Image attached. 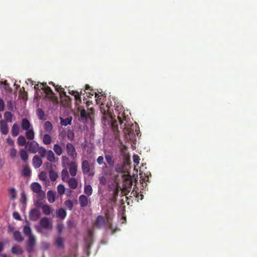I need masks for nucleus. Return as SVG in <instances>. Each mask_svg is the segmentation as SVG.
Wrapping results in <instances>:
<instances>
[{"instance_id":"f257e3e1","label":"nucleus","mask_w":257,"mask_h":257,"mask_svg":"<svg viewBox=\"0 0 257 257\" xmlns=\"http://www.w3.org/2000/svg\"><path fill=\"white\" fill-rule=\"evenodd\" d=\"M103 114L110 118L111 126L114 132L118 130L119 123L121 128H123V133L125 136L131 137L135 135L134 127H136V125L134 126L132 123L128 115H125V113H117V116L115 113H103Z\"/></svg>"},{"instance_id":"f03ea898","label":"nucleus","mask_w":257,"mask_h":257,"mask_svg":"<svg viewBox=\"0 0 257 257\" xmlns=\"http://www.w3.org/2000/svg\"><path fill=\"white\" fill-rule=\"evenodd\" d=\"M34 88L36 91L39 90L43 89L46 94V97L48 98L53 104L52 108L55 109L58 106L59 100L58 98L56 96L55 94L52 91V89L47 85L46 83H38L34 86Z\"/></svg>"},{"instance_id":"7ed1b4c3","label":"nucleus","mask_w":257,"mask_h":257,"mask_svg":"<svg viewBox=\"0 0 257 257\" xmlns=\"http://www.w3.org/2000/svg\"><path fill=\"white\" fill-rule=\"evenodd\" d=\"M49 83L54 86L56 91L59 92L61 106L66 108V112H69V109L71 105V98L69 96V95H66V92L64 91V89L62 88L61 86L55 85L53 82H50Z\"/></svg>"},{"instance_id":"20e7f679","label":"nucleus","mask_w":257,"mask_h":257,"mask_svg":"<svg viewBox=\"0 0 257 257\" xmlns=\"http://www.w3.org/2000/svg\"><path fill=\"white\" fill-rule=\"evenodd\" d=\"M95 98H96V104H99L100 110L101 112H111L110 111V104L107 102L105 104V101L106 98V94H99L97 92L94 93ZM111 103V102H110Z\"/></svg>"},{"instance_id":"39448f33","label":"nucleus","mask_w":257,"mask_h":257,"mask_svg":"<svg viewBox=\"0 0 257 257\" xmlns=\"http://www.w3.org/2000/svg\"><path fill=\"white\" fill-rule=\"evenodd\" d=\"M105 221L104 218L101 215L98 216L94 223V227L96 228L100 229L103 227L105 226ZM106 225L108 229L113 230L112 225L110 221H107L106 223Z\"/></svg>"},{"instance_id":"423d86ee","label":"nucleus","mask_w":257,"mask_h":257,"mask_svg":"<svg viewBox=\"0 0 257 257\" xmlns=\"http://www.w3.org/2000/svg\"><path fill=\"white\" fill-rule=\"evenodd\" d=\"M40 227H37V231L41 232V229L51 230L52 229V224L51 219L48 217H43L40 221Z\"/></svg>"},{"instance_id":"0eeeda50","label":"nucleus","mask_w":257,"mask_h":257,"mask_svg":"<svg viewBox=\"0 0 257 257\" xmlns=\"http://www.w3.org/2000/svg\"><path fill=\"white\" fill-rule=\"evenodd\" d=\"M68 92L69 94L74 96L75 100V105L76 107L77 108L78 112L81 113H85L86 111L84 109V108H81L80 105V104L81 103L82 100L81 98L79 96V92L77 91L71 90V89H68Z\"/></svg>"},{"instance_id":"6e6552de","label":"nucleus","mask_w":257,"mask_h":257,"mask_svg":"<svg viewBox=\"0 0 257 257\" xmlns=\"http://www.w3.org/2000/svg\"><path fill=\"white\" fill-rule=\"evenodd\" d=\"M36 245V239L35 235H31L28 237L25 244L26 249L28 252L31 253L34 251Z\"/></svg>"},{"instance_id":"1a4fd4ad","label":"nucleus","mask_w":257,"mask_h":257,"mask_svg":"<svg viewBox=\"0 0 257 257\" xmlns=\"http://www.w3.org/2000/svg\"><path fill=\"white\" fill-rule=\"evenodd\" d=\"M81 168L84 174H87L89 176H93L95 172L90 169V166L87 160H84L81 164Z\"/></svg>"},{"instance_id":"9d476101","label":"nucleus","mask_w":257,"mask_h":257,"mask_svg":"<svg viewBox=\"0 0 257 257\" xmlns=\"http://www.w3.org/2000/svg\"><path fill=\"white\" fill-rule=\"evenodd\" d=\"M66 150L68 155L74 160L77 157V153L72 144L67 143L66 146Z\"/></svg>"},{"instance_id":"9b49d317","label":"nucleus","mask_w":257,"mask_h":257,"mask_svg":"<svg viewBox=\"0 0 257 257\" xmlns=\"http://www.w3.org/2000/svg\"><path fill=\"white\" fill-rule=\"evenodd\" d=\"M26 147H28V151L30 152L31 153H36L37 152L39 148L38 144L35 141L31 142L28 141L27 143Z\"/></svg>"},{"instance_id":"f8f14e48","label":"nucleus","mask_w":257,"mask_h":257,"mask_svg":"<svg viewBox=\"0 0 257 257\" xmlns=\"http://www.w3.org/2000/svg\"><path fill=\"white\" fill-rule=\"evenodd\" d=\"M40 212L37 208H34L29 212V219L33 221H37L40 217Z\"/></svg>"},{"instance_id":"ddd939ff","label":"nucleus","mask_w":257,"mask_h":257,"mask_svg":"<svg viewBox=\"0 0 257 257\" xmlns=\"http://www.w3.org/2000/svg\"><path fill=\"white\" fill-rule=\"evenodd\" d=\"M5 107L8 110L5 112H11V111H16V106L15 102L12 100H8L5 104Z\"/></svg>"},{"instance_id":"4468645a","label":"nucleus","mask_w":257,"mask_h":257,"mask_svg":"<svg viewBox=\"0 0 257 257\" xmlns=\"http://www.w3.org/2000/svg\"><path fill=\"white\" fill-rule=\"evenodd\" d=\"M65 145V143L63 141H61L59 144H56L53 146V150L55 154L60 156L62 153H63V148L62 146H64Z\"/></svg>"},{"instance_id":"2eb2a0df","label":"nucleus","mask_w":257,"mask_h":257,"mask_svg":"<svg viewBox=\"0 0 257 257\" xmlns=\"http://www.w3.org/2000/svg\"><path fill=\"white\" fill-rule=\"evenodd\" d=\"M69 173L72 177H74L76 175L77 169H78V166L74 161H71L69 164Z\"/></svg>"},{"instance_id":"dca6fc26","label":"nucleus","mask_w":257,"mask_h":257,"mask_svg":"<svg viewBox=\"0 0 257 257\" xmlns=\"http://www.w3.org/2000/svg\"><path fill=\"white\" fill-rule=\"evenodd\" d=\"M41 158L38 155H35L33 158V165L34 168H39L42 165Z\"/></svg>"},{"instance_id":"f3484780","label":"nucleus","mask_w":257,"mask_h":257,"mask_svg":"<svg viewBox=\"0 0 257 257\" xmlns=\"http://www.w3.org/2000/svg\"><path fill=\"white\" fill-rule=\"evenodd\" d=\"M79 201L81 207H85L88 205V200L84 195H81L79 198Z\"/></svg>"},{"instance_id":"a211bd4d","label":"nucleus","mask_w":257,"mask_h":257,"mask_svg":"<svg viewBox=\"0 0 257 257\" xmlns=\"http://www.w3.org/2000/svg\"><path fill=\"white\" fill-rule=\"evenodd\" d=\"M47 158L49 161L55 163L58 161V158H56L53 151L49 150L47 151Z\"/></svg>"},{"instance_id":"6ab92c4d","label":"nucleus","mask_w":257,"mask_h":257,"mask_svg":"<svg viewBox=\"0 0 257 257\" xmlns=\"http://www.w3.org/2000/svg\"><path fill=\"white\" fill-rule=\"evenodd\" d=\"M0 129L2 134L6 135L8 133V126L6 121L2 120L0 123Z\"/></svg>"},{"instance_id":"aec40b11","label":"nucleus","mask_w":257,"mask_h":257,"mask_svg":"<svg viewBox=\"0 0 257 257\" xmlns=\"http://www.w3.org/2000/svg\"><path fill=\"white\" fill-rule=\"evenodd\" d=\"M69 187L72 189H75L78 186V181L74 177L70 178L68 181Z\"/></svg>"},{"instance_id":"412c9836","label":"nucleus","mask_w":257,"mask_h":257,"mask_svg":"<svg viewBox=\"0 0 257 257\" xmlns=\"http://www.w3.org/2000/svg\"><path fill=\"white\" fill-rule=\"evenodd\" d=\"M105 159L106 163L109 165V167H112L114 165V160L113 156L110 154H106L105 155Z\"/></svg>"},{"instance_id":"4be33fe9","label":"nucleus","mask_w":257,"mask_h":257,"mask_svg":"<svg viewBox=\"0 0 257 257\" xmlns=\"http://www.w3.org/2000/svg\"><path fill=\"white\" fill-rule=\"evenodd\" d=\"M19 154L21 160L24 163H26L28 160V154L27 152L24 149H21L19 152Z\"/></svg>"},{"instance_id":"5701e85b","label":"nucleus","mask_w":257,"mask_h":257,"mask_svg":"<svg viewBox=\"0 0 257 257\" xmlns=\"http://www.w3.org/2000/svg\"><path fill=\"white\" fill-rule=\"evenodd\" d=\"M42 210L43 213L45 214L46 215H49V214H50L53 212V209L48 204L42 205Z\"/></svg>"},{"instance_id":"b1692460","label":"nucleus","mask_w":257,"mask_h":257,"mask_svg":"<svg viewBox=\"0 0 257 257\" xmlns=\"http://www.w3.org/2000/svg\"><path fill=\"white\" fill-rule=\"evenodd\" d=\"M31 188L33 192L36 193H39L41 191V186L39 183H33Z\"/></svg>"},{"instance_id":"393cba45","label":"nucleus","mask_w":257,"mask_h":257,"mask_svg":"<svg viewBox=\"0 0 257 257\" xmlns=\"http://www.w3.org/2000/svg\"><path fill=\"white\" fill-rule=\"evenodd\" d=\"M56 193L52 190H49L47 193V198L49 202L53 203L55 200Z\"/></svg>"},{"instance_id":"a878e982","label":"nucleus","mask_w":257,"mask_h":257,"mask_svg":"<svg viewBox=\"0 0 257 257\" xmlns=\"http://www.w3.org/2000/svg\"><path fill=\"white\" fill-rule=\"evenodd\" d=\"M66 214V212L63 208H59L56 212V216L61 219H64Z\"/></svg>"},{"instance_id":"bb28decb","label":"nucleus","mask_w":257,"mask_h":257,"mask_svg":"<svg viewBox=\"0 0 257 257\" xmlns=\"http://www.w3.org/2000/svg\"><path fill=\"white\" fill-rule=\"evenodd\" d=\"M114 110L117 111V112H125V111H128V109L125 110L124 107L123 106L121 103H117L114 104Z\"/></svg>"},{"instance_id":"cd10ccee","label":"nucleus","mask_w":257,"mask_h":257,"mask_svg":"<svg viewBox=\"0 0 257 257\" xmlns=\"http://www.w3.org/2000/svg\"><path fill=\"white\" fill-rule=\"evenodd\" d=\"M61 179H62L63 182H67L70 179L67 169H64L61 171Z\"/></svg>"},{"instance_id":"c85d7f7f","label":"nucleus","mask_w":257,"mask_h":257,"mask_svg":"<svg viewBox=\"0 0 257 257\" xmlns=\"http://www.w3.org/2000/svg\"><path fill=\"white\" fill-rule=\"evenodd\" d=\"M11 251L13 254H16L17 255H20L22 254L23 252L22 248L19 246H17V245L12 247Z\"/></svg>"},{"instance_id":"c756f323","label":"nucleus","mask_w":257,"mask_h":257,"mask_svg":"<svg viewBox=\"0 0 257 257\" xmlns=\"http://www.w3.org/2000/svg\"><path fill=\"white\" fill-rule=\"evenodd\" d=\"M84 92L86 94V97H91V96H93L95 93L88 85L85 86V91H84Z\"/></svg>"},{"instance_id":"7c9ffc66","label":"nucleus","mask_w":257,"mask_h":257,"mask_svg":"<svg viewBox=\"0 0 257 257\" xmlns=\"http://www.w3.org/2000/svg\"><path fill=\"white\" fill-rule=\"evenodd\" d=\"M44 129L45 132H47L49 134L51 133L53 130V125L51 122L46 121L44 124Z\"/></svg>"},{"instance_id":"2f4dec72","label":"nucleus","mask_w":257,"mask_h":257,"mask_svg":"<svg viewBox=\"0 0 257 257\" xmlns=\"http://www.w3.org/2000/svg\"><path fill=\"white\" fill-rule=\"evenodd\" d=\"M13 237H14V239L18 242H22L24 239L19 231H15L13 232Z\"/></svg>"},{"instance_id":"473e14b6","label":"nucleus","mask_w":257,"mask_h":257,"mask_svg":"<svg viewBox=\"0 0 257 257\" xmlns=\"http://www.w3.org/2000/svg\"><path fill=\"white\" fill-rule=\"evenodd\" d=\"M31 170L27 166H25L23 167L22 170V175L24 177H30L31 175Z\"/></svg>"},{"instance_id":"72a5a7b5","label":"nucleus","mask_w":257,"mask_h":257,"mask_svg":"<svg viewBox=\"0 0 257 257\" xmlns=\"http://www.w3.org/2000/svg\"><path fill=\"white\" fill-rule=\"evenodd\" d=\"M19 97L22 98L23 100L26 101L28 99V93L27 92L25 91L24 87L22 88L20 90Z\"/></svg>"},{"instance_id":"f704fd0d","label":"nucleus","mask_w":257,"mask_h":257,"mask_svg":"<svg viewBox=\"0 0 257 257\" xmlns=\"http://www.w3.org/2000/svg\"><path fill=\"white\" fill-rule=\"evenodd\" d=\"M60 124L62 125L66 126L68 124H70L72 121L71 117H68L67 118L64 119L62 117H60Z\"/></svg>"},{"instance_id":"c9c22d12","label":"nucleus","mask_w":257,"mask_h":257,"mask_svg":"<svg viewBox=\"0 0 257 257\" xmlns=\"http://www.w3.org/2000/svg\"><path fill=\"white\" fill-rule=\"evenodd\" d=\"M12 135L13 136H18L19 134V126L16 124H13V126L12 127Z\"/></svg>"},{"instance_id":"e433bc0d","label":"nucleus","mask_w":257,"mask_h":257,"mask_svg":"<svg viewBox=\"0 0 257 257\" xmlns=\"http://www.w3.org/2000/svg\"><path fill=\"white\" fill-rule=\"evenodd\" d=\"M30 121L27 119H23L22 121V128L24 130H28L30 128Z\"/></svg>"},{"instance_id":"4c0bfd02","label":"nucleus","mask_w":257,"mask_h":257,"mask_svg":"<svg viewBox=\"0 0 257 257\" xmlns=\"http://www.w3.org/2000/svg\"><path fill=\"white\" fill-rule=\"evenodd\" d=\"M26 137L30 140H32L34 138L35 134L33 129L26 130L25 133Z\"/></svg>"},{"instance_id":"58836bf2","label":"nucleus","mask_w":257,"mask_h":257,"mask_svg":"<svg viewBox=\"0 0 257 257\" xmlns=\"http://www.w3.org/2000/svg\"><path fill=\"white\" fill-rule=\"evenodd\" d=\"M57 190L60 195H64L65 192V186L62 184H59L57 187Z\"/></svg>"},{"instance_id":"ea45409f","label":"nucleus","mask_w":257,"mask_h":257,"mask_svg":"<svg viewBox=\"0 0 257 257\" xmlns=\"http://www.w3.org/2000/svg\"><path fill=\"white\" fill-rule=\"evenodd\" d=\"M52 141V138L50 135L46 134L43 136V142L45 145H49Z\"/></svg>"},{"instance_id":"a19ab883","label":"nucleus","mask_w":257,"mask_h":257,"mask_svg":"<svg viewBox=\"0 0 257 257\" xmlns=\"http://www.w3.org/2000/svg\"><path fill=\"white\" fill-rule=\"evenodd\" d=\"M55 244L58 247H64V239L61 237H57L55 240Z\"/></svg>"},{"instance_id":"79ce46f5","label":"nucleus","mask_w":257,"mask_h":257,"mask_svg":"<svg viewBox=\"0 0 257 257\" xmlns=\"http://www.w3.org/2000/svg\"><path fill=\"white\" fill-rule=\"evenodd\" d=\"M49 177L52 181L54 182L58 178V174L55 171L51 170L49 172Z\"/></svg>"},{"instance_id":"37998d69","label":"nucleus","mask_w":257,"mask_h":257,"mask_svg":"<svg viewBox=\"0 0 257 257\" xmlns=\"http://www.w3.org/2000/svg\"><path fill=\"white\" fill-rule=\"evenodd\" d=\"M24 233L29 237L31 235H34L32 233L31 228L29 226H25L23 228Z\"/></svg>"},{"instance_id":"c03bdc74","label":"nucleus","mask_w":257,"mask_h":257,"mask_svg":"<svg viewBox=\"0 0 257 257\" xmlns=\"http://www.w3.org/2000/svg\"><path fill=\"white\" fill-rule=\"evenodd\" d=\"M61 163H62V166L65 167L66 165L69 166V158L66 156H63L61 157Z\"/></svg>"},{"instance_id":"a18cd8bd","label":"nucleus","mask_w":257,"mask_h":257,"mask_svg":"<svg viewBox=\"0 0 257 257\" xmlns=\"http://www.w3.org/2000/svg\"><path fill=\"white\" fill-rule=\"evenodd\" d=\"M8 192L10 199H15L16 198V192L15 189L14 188H10Z\"/></svg>"},{"instance_id":"49530a36","label":"nucleus","mask_w":257,"mask_h":257,"mask_svg":"<svg viewBox=\"0 0 257 257\" xmlns=\"http://www.w3.org/2000/svg\"><path fill=\"white\" fill-rule=\"evenodd\" d=\"M84 193L87 196L92 194V187L90 185H86L84 186Z\"/></svg>"},{"instance_id":"de8ad7c7","label":"nucleus","mask_w":257,"mask_h":257,"mask_svg":"<svg viewBox=\"0 0 257 257\" xmlns=\"http://www.w3.org/2000/svg\"><path fill=\"white\" fill-rule=\"evenodd\" d=\"M18 144L19 146L21 147L25 146L26 144L25 138L23 137V136H20L19 137H18Z\"/></svg>"},{"instance_id":"09e8293b","label":"nucleus","mask_w":257,"mask_h":257,"mask_svg":"<svg viewBox=\"0 0 257 257\" xmlns=\"http://www.w3.org/2000/svg\"><path fill=\"white\" fill-rule=\"evenodd\" d=\"M37 152L39 153L41 157L42 158L45 157L47 154V151H46V149L42 147H39Z\"/></svg>"},{"instance_id":"8fccbe9b","label":"nucleus","mask_w":257,"mask_h":257,"mask_svg":"<svg viewBox=\"0 0 257 257\" xmlns=\"http://www.w3.org/2000/svg\"><path fill=\"white\" fill-rule=\"evenodd\" d=\"M97 163L99 165H103V167L106 168V164L104 162V158L103 156H99L97 159Z\"/></svg>"},{"instance_id":"3c124183","label":"nucleus","mask_w":257,"mask_h":257,"mask_svg":"<svg viewBox=\"0 0 257 257\" xmlns=\"http://www.w3.org/2000/svg\"><path fill=\"white\" fill-rule=\"evenodd\" d=\"M64 205L69 210H71L73 207V203L70 200H66L64 202Z\"/></svg>"},{"instance_id":"603ef678","label":"nucleus","mask_w":257,"mask_h":257,"mask_svg":"<svg viewBox=\"0 0 257 257\" xmlns=\"http://www.w3.org/2000/svg\"><path fill=\"white\" fill-rule=\"evenodd\" d=\"M17 151L15 148H12L9 152V155L12 159H15L17 157Z\"/></svg>"},{"instance_id":"864d4df0","label":"nucleus","mask_w":257,"mask_h":257,"mask_svg":"<svg viewBox=\"0 0 257 257\" xmlns=\"http://www.w3.org/2000/svg\"><path fill=\"white\" fill-rule=\"evenodd\" d=\"M12 113H4L5 122H11L12 120Z\"/></svg>"},{"instance_id":"5fc2aeb1","label":"nucleus","mask_w":257,"mask_h":257,"mask_svg":"<svg viewBox=\"0 0 257 257\" xmlns=\"http://www.w3.org/2000/svg\"><path fill=\"white\" fill-rule=\"evenodd\" d=\"M67 137L70 140H72L74 137V135L72 131L68 130L67 131Z\"/></svg>"},{"instance_id":"6e6d98bb","label":"nucleus","mask_w":257,"mask_h":257,"mask_svg":"<svg viewBox=\"0 0 257 257\" xmlns=\"http://www.w3.org/2000/svg\"><path fill=\"white\" fill-rule=\"evenodd\" d=\"M38 117L40 120H46L47 119V115L46 113H38Z\"/></svg>"},{"instance_id":"4d7b16f0","label":"nucleus","mask_w":257,"mask_h":257,"mask_svg":"<svg viewBox=\"0 0 257 257\" xmlns=\"http://www.w3.org/2000/svg\"><path fill=\"white\" fill-rule=\"evenodd\" d=\"M122 178L124 181H129L131 180V175L128 174H123L122 175Z\"/></svg>"},{"instance_id":"13d9d810","label":"nucleus","mask_w":257,"mask_h":257,"mask_svg":"<svg viewBox=\"0 0 257 257\" xmlns=\"http://www.w3.org/2000/svg\"><path fill=\"white\" fill-rule=\"evenodd\" d=\"M100 184L105 185L106 183V180L105 177L101 176L99 178Z\"/></svg>"},{"instance_id":"bf43d9fd","label":"nucleus","mask_w":257,"mask_h":257,"mask_svg":"<svg viewBox=\"0 0 257 257\" xmlns=\"http://www.w3.org/2000/svg\"><path fill=\"white\" fill-rule=\"evenodd\" d=\"M140 161L139 156L137 155H134L133 156V161L136 164H139Z\"/></svg>"},{"instance_id":"052dcab7","label":"nucleus","mask_w":257,"mask_h":257,"mask_svg":"<svg viewBox=\"0 0 257 257\" xmlns=\"http://www.w3.org/2000/svg\"><path fill=\"white\" fill-rule=\"evenodd\" d=\"M13 217L18 220H21V217L20 214L17 212H15L13 213Z\"/></svg>"},{"instance_id":"680f3d73","label":"nucleus","mask_w":257,"mask_h":257,"mask_svg":"<svg viewBox=\"0 0 257 257\" xmlns=\"http://www.w3.org/2000/svg\"><path fill=\"white\" fill-rule=\"evenodd\" d=\"M7 143L11 146H14V145H15V142L10 138H7Z\"/></svg>"},{"instance_id":"e2e57ef3","label":"nucleus","mask_w":257,"mask_h":257,"mask_svg":"<svg viewBox=\"0 0 257 257\" xmlns=\"http://www.w3.org/2000/svg\"><path fill=\"white\" fill-rule=\"evenodd\" d=\"M39 179L41 180L44 181L46 180V174L43 173V172H41L40 174H39Z\"/></svg>"},{"instance_id":"0e129e2a","label":"nucleus","mask_w":257,"mask_h":257,"mask_svg":"<svg viewBox=\"0 0 257 257\" xmlns=\"http://www.w3.org/2000/svg\"><path fill=\"white\" fill-rule=\"evenodd\" d=\"M5 103L2 98H0V111H3L4 109Z\"/></svg>"},{"instance_id":"69168bd1","label":"nucleus","mask_w":257,"mask_h":257,"mask_svg":"<svg viewBox=\"0 0 257 257\" xmlns=\"http://www.w3.org/2000/svg\"><path fill=\"white\" fill-rule=\"evenodd\" d=\"M63 226L62 224H58L57 225V229L59 232H61L63 229Z\"/></svg>"},{"instance_id":"338daca9","label":"nucleus","mask_w":257,"mask_h":257,"mask_svg":"<svg viewBox=\"0 0 257 257\" xmlns=\"http://www.w3.org/2000/svg\"><path fill=\"white\" fill-rule=\"evenodd\" d=\"M81 114V117L82 119L84 118H87L90 113H80Z\"/></svg>"},{"instance_id":"774afa93","label":"nucleus","mask_w":257,"mask_h":257,"mask_svg":"<svg viewBox=\"0 0 257 257\" xmlns=\"http://www.w3.org/2000/svg\"><path fill=\"white\" fill-rule=\"evenodd\" d=\"M115 171L117 172H120L122 171V168H115Z\"/></svg>"}]
</instances>
